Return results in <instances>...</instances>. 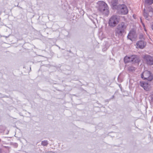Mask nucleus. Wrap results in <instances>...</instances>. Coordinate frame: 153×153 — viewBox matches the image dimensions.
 <instances>
[{
    "mask_svg": "<svg viewBox=\"0 0 153 153\" xmlns=\"http://www.w3.org/2000/svg\"><path fill=\"white\" fill-rule=\"evenodd\" d=\"M96 7L101 13L105 16L109 14V10L107 4L102 1H99L96 4Z\"/></svg>",
    "mask_w": 153,
    "mask_h": 153,
    "instance_id": "obj_1",
    "label": "nucleus"
},
{
    "mask_svg": "<svg viewBox=\"0 0 153 153\" xmlns=\"http://www.w3.org/2000/svg\"><path fill=\"white\" fill-rule=\"evenodd\" d=\"M127 26V24L125 22H122L120 23L116 29V33L119 35H122L125 32Z\"/></svg>",
    "mask_w": 153,
    "mask_h": 153,
    "instance_id": "obj_2",
    "label": "nucleus"
},
{
    "mask_svg": "<svg viewBox=\"0 0 153 153\" xmlns=\"http://www.w3.org/2000/svg\"><path fill=\"white\" fill-rule=\"evenodd\" d=\"M120 21V18L117 16H111L109 19L108 21V25L111 27H115L119 23Z\"/></svg>",
    "mask_w": 153,
    "mask_h": 153,
    "instance_id": "obj_3",
    "label": "nucleus"
},
{
    "mask_svg": "<svg viewBox=\"0 0 153 153\" xmlns=\"http://www.w3.org/2000/svg\"><path fill=\"white\" fill-rule=\"evenodd\" d=\"M142 78L148 81H151L153 79V75L151 72L148 71H144L141 74Z\"/></svg>",
    "mask_w": 153,
    "mask_h": 153,
    "instance_id": "obj_4",
    "label": "nucleus"
},
{
    "mask_svg": "<svg viewBox=\"0 0 153 153\" xmlns=\"http://www.w3.org/2000/svg\"><path fill=\"white\" fill-rule=\"evenodd\" d=\"M144 15L145 18L147 19H149V17H151L153 15V10L152 8L149 7L146 8L144 9Z\"/></svg>",
    "mask_w": 153,
    "mask_h": 153,
    "instance_id": "obj_5",
    "label": "nucleus"
},
{
    "mask_svg": "<svg viewBox=\"0 0 153 153\" xmlns=\"http://www.w3.org/2000/svg\"><path fill=\"white\" fill-rule=\"evenodd\" d=\"M118 12L121 14L125 15L128 13V11L126 6L124 4L119 6L118 9Z\"/></svg>",
    "mask_w": 153,
    "mask_h": 153,
    "instance_id": "obj_6",
    "label": "nucleus"
},
{
    "mask_svg": "<svg viewBox=\"0 0 153 153\" xmlns=\"http://www.w3.org/2000/svg\"><path fill=\"white\" fill-rule=\"evenodd\" d=\"M137 59V58L136 55H132L130 56H125L124 58V61L125 63L131 62H136Z\"/></svg>",
    "mask_w": 153,
    "mask_h": 153,
    "instance_id": "obj_7",
    "label": "nucleus"
},
{
    "mask_svg": "<svg viewBox=\"0 0 153 153\" xmlns=\"http://www.w3.org/2000/svg\"><path fill=\"white\" fill-rule=\"evenodd\" d=\"M144 60L146 63L149 65H153V58L148 55H146L144 57Z\"/></svg>",
    "mask_w": 153,
    "mask_h": 153,
    "instance_id": "obj_8",
    "label": "nucleus"
},
{
    "mask_svg": "<svg viewBox=\"0 0 153 153\" xmlns=\"http://www.w3.org/2000/svg\"><path fill=\"white\" fill-rule=\"evenodd\" d=\"M146 45V43L143 41H138L136 43V48H137L143 49Z\"/></svg>",
    "mask_w": 153,
    "mask_h": 153,
    "instance_id": "obj_9",
    "label": "nucleus"
},
{
    "mask_svg": "<svg viewBox=\"0 0 153 153\" xmlns=\"http://www.w3.org/2000/svg\"><path fill=\"white\" fill-rule=\"evenodd\" d=\"M136 37L137 36L136 33L133 30L130 31L128 36V38L132 41L134 40Z\"/></svg>",
    "mask_w": 153,
    "mask_h": 153,
    "instance_id": "obj_10",
    "label": "nucleus"
},
{
    "mask_svg": "<svg viewBox=\"0 0 153 153\" xmlns=\"http://www.w3.org/2000/svg\"><path fill=\"white\" fill-rule=\"evenodd\" d=\"M140 85L146 91H149L150 89V85L145 82L143 81L140 82Z\"/></svg>",
    "mask_w": 153,
    "mask_h": 153,
    "instance_id": "obj_11",
    "label": "nucleus"
},
{
    "mask_svg": "<svg viewBox=\"0 0 153 153\" xmlns=\"http://www.w3.org/2000/svg\"><path fill=\"white\" fill-rule=\"evenodd\" d=\"M145 2L146 3L151 4L153 3V0H146Z\"/></svg>",
    "mask_w": 153,
    "mask_h": 153,
    "instance_id": "obj_12",
    "label": "nucleus"
},
{
    "mask_svg": "<svg viewBox=\"0 0 153 153\" xmlns=\"http://www.w3.org/2000/svg\"><path fill=\"white\" fill-rule=\"evenodd\" d=\"M48 144V143L47 141H42V144L44 146H46Z\"/></svg>",
    "mask_w": 153,
    "mask_h": 153,
    "instance_id": "obj_13",
    "label": "nucleus"
},
{
    "mask_svg": "<svg viewBox=\"0 0 153 153\" xmlns=\"http://www.w3.org/2000/svg\"><path fill=\"white\" fill-rule=\"evenodd\" d=\"M129 70L133 71L135 70V68L133 67H130L128 69Z\"/></svg>",
    "mask_w": 153,
    "mask_h": 153,
    "instance_id": "obj_14",
    "label": "nucleus"
},
{
    "mask_svg": "<svg viewBox=\"0 0 153 153\" xmlns=\"http://www.w3.org/2000/svg\"><path fill=\"white\" fill-rule=\"evenodd\" d=\"M141 22H142V25H143V27L144 29V30L146 32V31H147V30H146V27H145V25H144V24L143 22H142V21H141Z\"/></svg>",
    "mask_w": 153,
    "mask_h": 153,
    "instance_id": "obj_15",
    "label": "nucleus"
},
{
    "mask_svg": "<svg viewBox=\"0 0 153 153\" xmlns=\"http://www.w3.org/2000/svg\"><path fill=\"white\" fill-rule=\"evenodd\" d=\"M150 97L152 101H153V94L151 95L150 96Z\"/></svg>",
    "mask_w": 153,
    "mask_h": 153,
    "instance_id": "obj_16",
    "label": "nucleus"
},
{
    "mask_svg": "<svg viewBox=\"0 0 153 153\" xmlns=\"http://www.w3.org/2000/svg\"><path fill=\"white\" fill-rule=\"evenodd\" d=\"M151 28L153 30V22Z\"/></svg>",
    "mask_w": 153,
    "mask_h": 153,
    "instance_id": "obj_17",
    "label": "nucleus"
}]
</instances>
